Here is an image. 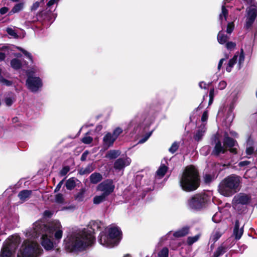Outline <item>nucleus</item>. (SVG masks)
Masks as SVG:
<instances>
[{"label":"nucleus","instance_id":"1","mask_svg":"<svg viewBox=\"0 0 257 257\" xmlns=\"http://www.w3.org/2000/svg\"><path fill=\"white\" fill-rule=\"evenodd\" d=\"M41 229L42 237L41 244L47 250L53 248L54 243L51 238L54 235L55 239L60 240L62 237L63 230L60 222L58 220L54 221L48 225L42 224L40 222H36L34 224V231L32 233L29 232L27 236L37 237V233Z\"/></svg>","mask_w":257,"mask_h":257},{"label":"nucleus","instance_id":"2","mask_svg":"<svg viewBox=\"0 0 257 257\" xmlns=\"http://www.w3.org/2000/svg\"><path fill=\"white\" fill-rule=\"evenodd\" d=\"M94 238L92 232L84 230L72 235L64 240L65 248L69 251L84 249L93 244Z\"/></svg>","mask_w":257,"mask_h":257},{"label":"nucleus","instance_id":"3","mask_svg":"<svg viewBox=\"0 0 257 257\" xmlns=\"http://www.w3.org/2000/svg\"><path fill=\"white\" fill-rule=\"evenodd\" d=\"M182 189L186 191L196 190L199 185V178L198 171L193 166H187L180 181Z\"/></svg>","mask_w":257,"mask_h":257},{"label":"nucleus","instance_id":"4","mask_svg":"<svg viewBox=\"0 0 257 257\" xmlns=\"http://www.w3.org/2000/svg\"><path fill=\"white\" fill-rule=\"evenodd\" d=\"M241 183V178L235 175L225 177L219 184L218 191L220 194L229 197L239 191Z\"/></svg>","mask_w":257,"mask_h":257},{"label":"nucleus","instance_id":"5","mask_svg":"<svg viewBox=\"0 0 257 257\" xmlns=\"http://www.w3.org/2000/svg\"><path fill=\"white\" fill-rule=\"evenodd\" d=\"M121 238V232L117 227H109L101 232L99 238L102 245L112 247L117 244Z\"/></svg>","mask_w":257,"mask_h":257},{"label":"nucleus","instance_id":"6","mask_svg":"<svg viewBox=\"0 0 257 257\" xmlns=\"http://www.w3.org/2000/svg\"><path fill=\"white\" fill-rule=\"evenodd\" d=\"M43 253L40 245L33 240L24 242L18 257H39Z\"/></svg>","mask_w":257,"mask_h":257},{"label":"nucleus","instance_id":"7","mask_svg":"<svg viewBox=\"0 0 257 257\" xmlns=\"http://www.w3.org/2000/svg\"><path fill=\"white\" fill-rule=\"evenodd\" d=\"M237 146H238L237 142L226 134L223 141V145L220 141H218L216 143L212 153L215 156H218L221 154H224L228 148L231 153L236 154V148L233 147Z\"/></svg>","mask_w":257,"mask_h":257},{"label":"nucleus","instance_id":"8","mask_svg":"<svg viewBox=\"0 0 257 257\" xmlns=\"http://www.w3.org/2000/svg\"><path fill=\"white\" fill-rule=\"evenodd\" d=\"M20 242L18 236H12L6 240L1 250L0 257H11Z\"/></svg>","mask_w":257,"mask_h":257},{"label":"nucleus","instance_id":"9","mask_svg":"<svg viewBox=\"0 0 257 257\" xmlns=\"http://www.w3.org/2000/svg\"><path fill=\"white\" fill-rule=\"evenodd\" d=\"M257 16V6L251 5L246 10V15L244 28L246 30L250 29Z\"/></svg>","mask_w":257,"mask_h":257},{"label":"nucleus","instance_id":"10","mask_svg":"<svg viewBox=\"0 0 257 257\" xmlns=\"http://www.w3.org/2000/svg\"><path fill=\"white\" fill-rule=\"evenodd\" d=\"M114 185L111 180H106L100 183L96 187V190L108 197L114 189Z\"/></svg>","mask_w":257,"mask_h":257},{"label":"nucleus","instance_id":"11","mask_svg":"<svg viewBox=\"0 0 257 257\" xmlns=\"http://www.w3.org/2000/svg\"><path fill=\"white\" fill-rule=\"evenodd\" d=\"M237 60L238 68V69H240L241 65L244 60V55L243 53V51L242 49H241V52L240 53L238 52H236L233 58L229 61L226 68L227 72H229L231 71L232 67L237 62Z\"/></svg>","mask_w":257,"mask_h":257},{"label":"nucleus","instance_id":"12","mask_svg":"<svg viewBox=\"0 0 257 257\" xmlns=\"http://www.w3.org/2000/svg\"><path fill=\"white\" fill-rule=\"evenodd\" d=\"M26 85L31 91L36 92L42 86V83L39 77H33L29 76Z\"/></svg>","mask_w":257,"mask_h":257},{"label":"nucleus","instance_id":"13","mask_svg":"<svg viewBox=\"0 0 257 257\" xmlns=\"http://www.w3.org/2000/svg\"><path fill=\"white\" fill-rule=\"evenodd\" d=\"M204 203L203 197L200 195H196L189 200L188 205L192 208L199 209L202 207Z\"/></svg>","mask_w":257,"mask_h":257},{"label":"nucleus","instance_id":"14","mask_svg":"<svg viewBox=\"0 0 257 257\" xmlns=\"http://www.w3.org/2000/svg\"><path fill=\"white\" fill-rule=\"evenodd\" d=\"M131 162V160L128 157L124 159L120 158L117 159L114 164V167L116 169L121 170L125 166H128Z\"/></svg>","mask_w":257,"mask_h":257},{"label":"nucleus","instance_id":"15","mask_svg":"<svg viewBox=\"0 0 257 257\" xmlns=\"http://www.w3.org/2000/svg\"><path fill=\"white\" fill-rule=\"evenodd\" d=\"M250 200V197L246 194H240L234 197L233 202L234 204H245L247 203Z\"/></svg>","mask_w":257,"mask_h":257},{"label":"nucleus","instance_id":"16","mask_svg":"<svg viewBox=\"0 0 257 257\" xmlns=\"http://www.w3.org/2000/svg\"><path fill=\"white\" fill-rule=\"evenodd\" d=\"M116 139L112 135L109 133H107L103 137V141L104 146L107 148L111 146Z\"/></svg>","mask_w":257,"mask_h":257},{"label":"nucleus","instance_id":"17","mask_svg":"<svg viewBox=\"0 0 257 257\" xmlns=\"http://www.w3.org/2000/svg\"><path fill=\"white\" fill-rule=\"evenodd\" d=\"M226 3H228L227 0L225 1L224 4L222 6L221 13L219 15V20L221 23H222L223 20L225 21L227 20V17L228 16V10L227 8H229V6L226 5Z\"/></svg>","mask_w":257,"mask_h":257},{"label":"nucleus","instance_id":"18","mask_svg":"<svg viewBox=\"0 0 257 257\" xmlns=\"http://www.w3.org/2000/svg\"><path fill=\"white\" fill-rule=\"evenodd\" d=\"M229 39V36L225 34L223 31H220L217 35V41L220 44H225Z\"/></svg>","mask_w":257,"mask_h":257},{"label":"nucleus","instance_id":"19","mask_svg":"<svg viewBox=\"0 0 257 257\" xmlns=\"http://www.w3.org/2000/svg\"><path fill=\"white\" fill-rule=\"evenodd\" d=\"M243 234V229L239 228V222L236 221L235 224V227L233 230V235L235 239H239L241 237Z\"/></svg>","mask_w":257,"mask_h":257},{"label":"nucleus","instance_id":"20","mask_svg":"<svg viewBox=\"0 0 257 257\" xmlns=\"http://www.w3.org/2000/svg\"><path fill=\"white\" fill-rule=\"evenodd\" d=\"M31 193L32 191L31 190H24L19 193L18 197L22 201L24 202L30 197Z\"/></svg>","mask_w":257,"mask_h":257},{"label":"nucleus","instance_id":"21","mask_svg":"<svg viewBox=\"0 0 257 257\" xmlns=\"http://www.w3.org/2000/svg\"><path fill=\"white\" fill-rule=\"evenodd\" d=\"M107 196L103 193L96 195L93 199V202L95 204H99L106 200Z\"/></svg>","mask_w":257,"mask_h":257},{"label":"nucleus","instance_id":"22","mask_svg":"<svg viewBox=\"0 0 257 257\" xmlns=\"http://www.w3.org/2000/svg\"><path fill=\"white\" fill-rule=\"evenodd\" d=\"M102 179V175L99 173H94L90 176V180L91 183L96 184Z\"/></svg>","mask_w":257,"mask_h":257},{"label":"nucleus","instance_id":"23","mask_svg":"<svg viewBox=\"0 0 257 257\" xmlns=\"http://www.w3.org/2000/svg\"><path fill=\"white\" fill-rule=\"evenodd\" d=\"M120 154V152L117 150H110L107 152L106 155V157L110 159H113L116 158L118 156H119Z\"/></svg>","mask_w":257,"mask_h":257},{"label":"nucleus","instance_id":"24","mask_svg":"<svg viewBox=\"0 0 257 257\" xmlns=\"http://www.w3.org/2000/svg\"><path fill=\"white\" fill-rule=\"evenodd\" d=\"M167 171V167L163 165H161L156 172L157 176L159 178L163 177Z\"/></svg>","mask_w":257,"mask_h":257},{"label":"nucleus","instance_id":"25","mask_svg":"<svg viewBox=\"0 0 257 257\" xmlns=\"http://www.w3.org/2000/svg\"><path fill=\"white\" fill-rule=\"evenodd\" d=\"M11 66L13 69L17 70L22 67V64L19 60L15 58L12 60Z\"/></svg>","mask_w":257,"mask_h":257},{"label":"nucleus","instance_id":"26","mask_svg":"<svg viewBox=\"0 0 257 257\" xmlns=\"http://www.w3.org/2000/svg\"><path fill=\"white\" fill-rule=\"evenodd\" d=\"M188 233V228L185 227L174 233V236L178 237H182L187 234Z\"/></svg>","mask_w":257,"mask_h":257},{"label":"nucleus","instance_id":"27","mask_svg":"<svg viewBox=\"0 0 257 257\" xmlns=\"http://www.w3.org/2000/svg\"><path fill=\"white\" fill-rule=\"evenodd\" d=\"M76 186L75 180L74 178L68 179L66 183V186L69 190L73 189Z\"/></svg>","mask_w":257,"mask_h":257},{"label":"nucleus","instance_id":"28","mask_svg":"<svg viewBox=\"0 0 257 257\" xmlns=\"http://www.w3.org/2000/svg\"><path fill=\"white\" fill-rule=\"evenodd\" d=\"M24 8V3H19L16 4L12 9L11 13H17L23 10Z\"/></svg>","mask_w":257,"mask_h":257},{"label":"nucleus","instance_id":"29","mask_svg":"<svg viewBox=\"0 0 257 257\" xmlns=\"http://www.w3.org/2000/svg\"><path fill=\"white\" fill-rule=\"evenodd\" d=\"M205 132V128L202 127V128L199 130L196 135L194 136V138L197 141H199L202 138V137L203 136L204 133Z\"/></svg>","mask_w":257,"mask_h":257},{"label":"nucleus","instance_id":"30","mask_svg":"<svg viewBox=\"0 0 257 257\" xmlns=\"http://www.w3.org/2000/svg\"><path fill=\"white\" fill-rule=\"evenodd\" d=\"M169 250L168 248L163 247L158 253L159 257H168Z\"/></svg>","mask_w":257,"mask_h":257},{"label":"nucleus","instance_id":"31","mask_svg":"<svg viewBox=\"0 0 257 257\" xmlns=\"http://www.w3.org/2000/svg\"><path fill=\"white\" fill-rule=\"evenodd\" d=\"M85 191L83 189H81L79 192H78L75 196V198L76 200L79 201H81L83 200L84 198Z\"/></svg>","mask_w":257,"mask_h":257},{"label":"nucleus","instance_id":"32","mask_svg":"<svg viewBox=\"0 0 257 257\" xmlns=\"http://www.w3.org/2000/svg\"><path fill=\"white\" fill-rule=\"evenodd\" d=\"M208 111L206 110L205 111L202 115V117H201V121H202V127H205V125L206 123V121H207V120L208 119Z\"/></svg>","mask_w":257,"mask_h":257},{"label":"nucleus","instance_id":"33","mask_svg":"<svg viewBox=\"0 0 257 257\" xmlns=\"http://www.w3.org/2000/svg\"><path fill=\"white\" fill-rule=\"evenodd\" d=\"M0 83L6 85L7 86H9L12 84V82L10 81H9L3 77L2 76V69L0 68Z\"/></svg>","mask_w":257,"mask_h":257},{"label":"nucleus","instance_id":"34","mask_svg":"<svg viewBox=\"0 0 257 257\" xmlns=\"http://www.w3.org/2000/svg\"><path fill=\"white\" fill-rule=\"evenodd\" d=\"M225 249L224 247H223V246L219 247L217 249L216 251L214 252V257H218L219 255L223 254L225 252Z\"/></svg>","mask_w":257,"mask_h":257},{"label":"nucleus","instance_id":"35","mask_svg":"<svg viewBox=\"0 0 257 257\" xmlns=\"http://www.w3.org/2000/svg\"><path fill=\"white\" fill-rule=\"evenodd\" d=\"M93 170V168L91 166H88L85 169H81L79 171V173L81 175H84L85 174H89L91 172H92Z\"/></svg>","mask_w":257,"mask_h":257},{"label":"nucleus","instance_id":"36","mask_svg":"<svg viewBox=\"0 0 257 257\" xmlns=\"http://www.w3.org/2000/svg\"><path fill=\"white\" fill-rule=\"evenodd\" d=\"M122 133V129L119 127H116L114 130L112 134L114 138L116 139L120 134Z\"/></svg>","mask_w":257,"mask_h":257},{"label":"nucleus","instance_id":"37","mask_svg":"<svg viewBox=\"0 0 257 257\" xmlns=\"http://www.w3.org/2000/svg\"><path fill=\"white\" fill-rule=\"evenodd\" d=\"M93 140L92 137L86 135L81 140V141L85 144H90Z\"/></svg>","mask_w":257,"mask_h":257},{"label":"nucleus","instance_id":"38","mask_svg":"<svg viewBox=\"0 0 257 257\" xmlns=\"http://www.w3.org/2000/svg\"><path fill=\"white\" fill-rule=\"evenodd\" d=\"M199 236L198 235H195L193 237H189L187 239V242L189 244L191 245L196 242L199 239Z\"/></svg>","mask_w":257,"mask_h":257},{"label":"nucleus","instance_id":"39","mask_svg":"<svg viewBox=\"0 0 257 257\" xmlns=\"http://www.w3.org/2000/svg\"><path fill=\"white\" fill-rule=\"evenodd\" d=\"M221 234L219 231H216L212 233L211 239L212 241H216L221 236Z\"/></svg>","mask_w":257,"mask_h":257},{"label":"nucleus","instance_id":"40","mask_svg":"<svg viewBox=\"0 0 257 257\" xmlns=\"http://www.w3.org/2000/svg\"><path fill=\"white\" fill-rule=\"evenodd\" d=\"M234 28V25L233 22L228 23L227 27L226 32L228 34H231Z\"/></svg>","mask_w":257,"mask_h":257},{"label":"nucleus","instance_id":"41","mask_svg":"<svg viewBox=\"0 0 257 257\" xmlns=\"http://www.w3.org/2000/svg\"><path fill=\"white\" fill-rule=\"evenodd\" d=\"M236 44L232 42H227L226 43V48L229 50H232L235 48Z\"/></svg>","mask_w":257,"mask_h":257},{"label":"nucleus","instance_id":"42","mask_svg":"<svg viewBox=\"0 0 257 257\" xmlns=\"http://www.w3.org/2000/svg\"><path fill=\"white\" fill-rule=\"evenodd\" d=\"M17 49L18 50H19L20 51H22L23 54L26 56L28 58H29L31 61H32V56L31 55V54L29 53L28 52H27V51L25 50L24 49L20 48V47H18Z\"/></svg>","mask_w":257,"mask_h":257},{"label":"nucleus","instance_id":"43","mask_svg":"<svg viewBox=\"0 0 257 257\" xmlns=\"http://www.w3.org/2000/svg\"><path fill=\"white\" fill-rule=\"evenodd\" d=\"M214 178V176H212L209 174H206L204 176V181L205 182V183H210Z\"/></svg>","mask_w":257,"mask_h":257},{"label":"nucleus","instance_id":"44","mask_svg":"<svg viewBox=\"0 0 257 257\" xmlns=\"http://www.w3.org/2000/svg\"><path fill=\"white\" fill-rule=\"evenodd\" d=\"M7 33L11 36L14 37V38H17L18 35L15 31L12 28H8L7 29Z\"/></svg>","mask_w":257,"mask_h":257},{"label":"nucleus","instance_id":"45","mask_svg":"<svg viewBox=\"0 0 257 257\" xmlns=\"http://www.w3.org/2000/svg\"><path fill=\"white\" fill-rule=\"evenodd\" d=\"M178 148V145L177 143H174L172 144L170 148L169 149L170 152L172 153L175 152Z\"/></svg>","mask_w":257,"mask_h":257},{"label":"nucleus","instance_id":"46","mask_svg":"<svg viewBox=\"0 0 257 257\" xmlns=\"http://www.w3.org/2000/svg\"><path fill=\"white\" fill-rule=\"evenodd\" d=\"M14 101V98L11 97H7L5 99V103L7 106H11Z\"/></svg>","mask_w":257,"mask_h":257},{"label":"nucleus","instance_id":"47","mask_svg":"<svg viewBox=\"0 0 257 257\" xmlns=\"http://www.w3.org/2000/svg\"><path fill=\"white\" fill-rule=\"evenodd\" d=\"M70 168L68 166H65L61 170L60 174L62 176H64L69 171Z\"/></svg>","mask_w":257,"mask_h":257},{"label":"nucleus","instance_id":"48","mask_svg":"<svg viewBox=\"0 0 257 257\" xmlns=\"http://www.w3.org/2000/svg\"><path fill=\"white\" fill-rule=\"evenodd\" d=\"M55 201L58 203H62L63 201V195L61 194H58L56 195Z\"/></svg>","mask_w":257,"mask_h":257},{"label":"nucleus","instance_id":"49","mask_svg":"<svg viewBox=\"0 0 257 257\" xmlns=\"http://www.w3.org/2000/svg\"><path fill=\"white\" fill-rule=\"evenodd\" d=\"M226 85L225 81H221L219 83L218 88L220 90H223L226 87Z\"/></svg>","mask_w":257,"mask_h":257},{"label":"nucleus","instance_id":"50","mask_svg":"<svg viewBox=\"0 0 257 257\" xmlns=\"http://www.w3.org/2000/svg\"><path fill=\"white\" fill-rule=\"evenodd\" d=\"M220 214L219 213H216L212 217V220L215 222H218L221 220L219 217Z\"/></svg>","mask_w":257,"mask_h":257},{"label":"nucleus","instance_id":"51","mask_svg":"<svg viewBox=\"0 0 257 257\" xmlns=\"http://www.w3.org/2000/svg\"><path fill=\"white\" fill-rule=\"evenodd\" d=\"M40 3L38 2H36L33 4L32 6L31 7V11H35L36 10L38 7H39Z\"/></svg>","mask_w":257,"mask_h":257},{"label":"nucleus","instance_id":"52","mask_svg":"<svg viewBox=\"0 0 257 257\" xmlns=\"http://www.w3.org/2000/svg\"><path fill=\"white\" fill-rule=\"evenodd\" d=\"M249 164V162L248 161H243L239 162V166L240 167H242L244 166H247Z\"/></svg>","mask_w":257,"mask_h":257},{"label":"nucleus","instance_id":"53","mask_svg":"<svg viewBox=\"0 0 257 257\" xmlns=\"http://www.w3.org/2000/svg\"><path fill=\"white\" fill-rule=\"evenodd\" d=\"M225 59L224 58H222V59H221L218 63V67H217V69L218 70H220L221 67H222V64L223 63V62L225 61Z\"/></svg>","mask_w":257,"mask_h":257},{"label":"nucleus","instance_id":"54","mask_svg":"<svg viewBox=\"0 0 257 257\" xmlns=\"http://www.w3.org/2000/svg\"><path fill=\"white\" fill-rule=\"evenodd\" d=\"M8 8L6 7H4L1 9L0 10V13L2 15L5 14L8 12Z\"/></svg>","mask_w":257,"mask_h":257},{"label":"nucleus","instance_id":"55","mask_svg":"<svg viewBox=\"0 0 257 257\" xmlns=\"http://www.w3.org/2000/svg\"><path fill=\"white\" fill-rule=\"evenodd\" d=\"M204 151H205L207 152V153L206 154H204V155H207L208 154V153L209 152V148L207 146H206V147H203L201 150V153H202Z\"/></svg>","mask_w":257,"mask_h":257},{"label":"nucleus","instance_id":"56","mask_svg":"<svg viewBox=\"0 0 257 257\" xmlns=\"http://www.w3.org/2000/svg\"><path fill=\"white\" fill-rule=\"evenodd\" d=\"M200 87L201 88H204V89H205L206 88V84L205 83H204V82H201L199 83V84Z\"/></svg>","mask_w":257,"mask_h":257},{"label":"nucleus","instance_id":"57","mask_svg":"<svg viewBox=\"0 0 257 257\" xmlns=\"http://www.w3.org/2000/svg\"><path fill=\"white\" fill-rule=\"evenodd\" d=\"M149 137H150V135L148 136L147 137H145V138H143V139L140 140L139 141V143L143 144V143H145L148 139Z\"/></svg>","mask_w":257,"mask_h":257},{"label":"nucleus","instance_id":"58","mask_svg":"<svg viewBox=\"0 0 257 257\" xmlns=\"http://www.w3.org/2000/svg\"><path fill=\"white\" fill-rule=\"evenodd\" d=\"M214 92V89H212L210 90L209 97L210 98V100H211L212 98H213V97Z\"/></svg>","mask_w":257,"mask_h":257},{"label":"nucleus","instance_id":"59","mask_svg":"<svg viewBox=\"0 0 257 257\" xmlns=\"http://www.w3.org/2000/svg\"><path fill=\"white\" fill-rule=\"evenodd\" d=\"M6 57V55L4 53L0 52V62L4 60Z\"/></svg>","mask_w":257,"mask_h":257},{"label":"nucleus","instance_id":"60","mask_svg":"<svg viewBox=\"0 0 257 257\" xmlns=\"http://www.w3.org/2000/svg\"><path fill=\"white\" fill-rule=\"evenodd\" d=\"M56 0H50V1L48 2V3L47 5H48V6H49V7H50V6H51L53 5L56 3Z\"/></svg>","mask_w":257,"mask_h":257},{"label":"nucleus","instance_id":"61","mask_svg":"<svg viewBox=\"0 0 257 257\" xmlns=\"http://www.w3.org/2000/svg\"><path fill=\"white\" fill-rule=\"evenodd\" d=\"M62 182H60L58 185L57 186V187H56L55 189V191H58L59 190V189H60L61 188V184H62Z\"/></svg>","mask_w":257,"mask_h":257},{"label":"nucleus","instance_id":"62","mask_svg":"<svg viewBox=\"0 0 257 257\" xmlns=\"http://www.w3.org/2000/svg\"><path fill=\"white\" fill-rule=\"evenodd\" d=\"M86 157H85V155H82L81 157V161H85L86 159Z\"/></svg>","mask_w":257,"mask_h":257},{"label":"nucleus","instance_id":"63","mask_svg":"<svg viewBox=\"0 0 257 257\" xmlns=\"http://www.w3.org/2000/svg\"><path fill=\"white\" fill-rule=\"evenodd\" d=\"M231 133V135L232 136L235 137H237V134L236 133L234 132V133Z\"/></svg>","mask_w":257,"mask_h":257},{"label":"nucleus","instance_id":"64","mask_svg":"<svg viewBox=\"0 0 257 257\" xmlns=\"http://www.w3.org/2000/svg\"><path fill=\"white\" fill-rule=\"evenodd\" d=\"M88 154V152L87 151H85L83 153V155H85V157H87Z\"/></svg>","mask_w":257,"mask_h":257}]
</instances>
